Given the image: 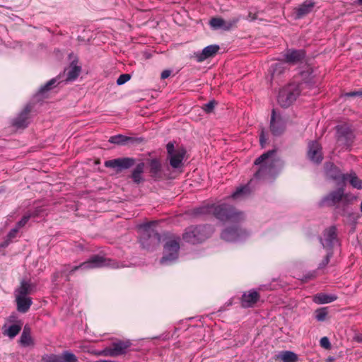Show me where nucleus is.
Masks as SVG:
<instances>
[{"label": "nucleus", "mask_w": 362, "mask_h": 362, "mask_svg": "<svg viewBox=\"0 0 362 362\" xmlns=\"http://www.w3.org/2000/svg\"><path fill=\"white\" fill-rule=\"evenodd\" d=\"M320 344V346L325 349H330L332 347L331 343L327 337L321 338Z\"/></svg>", "instance_id": "nucleus-48"}, {"label": "nucleus", "mask_w": 362, "mask_h": 362, "mask_svg": "<svg viewBox=\"0 0 362 362\" xmlns=\"http://www.w3.org/2000/svg\"><path fill=\"white\" fill-rule=\"evenodd\" d=\"M308 157L313 163L320 164L323 160L322 146L317 141L308 143Z\"/></svg>", "instance_id": "nucleus-19"}, {"label": "nucleus", "mask_w": 362, "mask_h": 362, "mask_svg": "<svg viewBox=\"0 0 362 362\" xmlns=\"http://www.w3.org/2000/svg\"><path fill=\"white\" fill-rule=\"evenodd\" d=\"M23 322L19 320L16 324H13L4 331V334L7 335L9 338L13 339L18 334L22 329Z\"/></svg>", "instance_id": "nucleus-33"}, {"label": "nucleus", "mask_w": 362, "mask_h": 362, "mask_svg": "<svg viewBox=\"0 0 362 362\" xmlns=\"http://www.w3.org/2000/svg\"><path fill=\"white\" fill-rule=\"evenodd\" d=\"M279 358H281L283 362H296L298 361L297 354L291 351H281L279 355Z\"/></svg>", "instance_id": "nucleus-36"}, {"label": "nucleus", "mask_w": 362, "mask_h": 362, "mask_svg": "<svg viewBox=\"0 0 362 362\" xmlns=\"http://www.w3.org/2000/svg\"><path fill=\"white\" fill-rule=\"evenodd\" d=\"M303 83H291L283 87L279 92L277 102L284 108L291 106L300 95Z\"/></svg>", "instance_id": "nucleus-5"}, {"label": "nucleus", "mask_w": 362, "mask_h": 362, "mask_svg": "<svg viewBox=\"0 0 362 362\" xmlns=\"http://www.w3.org/2000/svg\"><path fill=\"white\" fill-rule=\"evenodd\" d=\"M213 211L214 204H207L189 209L186 212V214L192 218H200L213 214Z\"/></svg>", "instance_id": "nucleus-24"}, {"label": "nucleus", "mask_w": 362, "mask_h": 362, "mask_svg": "<svg viewBox=\"0 0 362 362\" xmlns=\"http://www.w3.org/2000/svg\"><path fill=\"white\" fill-rule=\"evenodd\" d=\"M16 301L17 305V310L21 313H27L33 304L32 298L27 296H16Z\"/></svg>", "instance_id": "nucleus-28"}, {"label": "nucleus", "mask_w": 362, "mask_h": 362, "mask_svg": "<svg viewBox=\"0 0 362 362\" xmlns=\"http://www.w3.org/2000/svg\"><path fill=\"white\" fill-rule=\"evenodd\" d=\"M166 149L168 152V156L172 155L173 153L176 152V151L175 150L174 144L172 142H169L166 145Z\"/></svg>", "instance_id": "nucleus-54"}, {"label": "nucleus", "mask_w": 362, "mask_h": 362, "mask_svg": "<svg viewBox=\"0 0 362 362\" xmlns=\"http://www.w3.org/2000/svg\"><path fill=\"white\" fill-rule=\"evenodd\" d=\"M239 21H240L239 18H235L229 21H226L227 26H228L227 28L230 30L232 28H233L236 25V24L238 23Z\"/></svg>", "instance_id": "nucleus-53"}, {"label": "nucleus", "mask_w": 362, "mask_h": 362, "mask_svg": "<svg viewBox=\"0 0 362 362\" xmlns=\"http://www.w3.org/2000/svg\"><path fill=\"white\" fill-rule=\"evenodd\" d=\"M348 181L350 185L358 189H362V180L358 178L356 173L351 170L349 173H346L343 175V185H345V182Z\"/></svg>", "instance_id": "nucleus-27"}, {"label": "nucleus", "mask_w": 362, "mask_h": 362, "mask_svg": "<svg viewBox=\"0 0 362 362\" xmlns=\"http://www.w3.org/2000/svg\"><path fill=\"white\" fill-rule=\"evenodd\" d=\"M346 95L347 97H356V96L362 97V90L351 91V92L346 93Z\"/></svg>", "instance_id": "nucleus-56"}, {"label": "nucleus", "mask_w": 362, "mask_h": 362, "mask_svg": "<svg viewBox=\"0 0 362 362\" xmlns=\"http://www.w3.org/2000/svg\"><path fill=\"white\" fill-rule=\"evenodd\" d=\"M354 340L358 343H362V334H357L354 337Z\"/></svg>", "instance_id": "nucleus-60"}, {"label": "nucleus", "mask_w": 362, "mask_h": 362, "mask_svg": "<svg viewBox=\"0 0 362 362\" xmlns=\"http://www.w3.org/2000/svg\"><path fill=\"white\" fill-rule=\"evenodd\" d=\"M20 320L16 313H12L7 319V321L11 323L16 324Z\"/></svg>", "instance_id": "nucleus-55"}, {"label": "nucleus", "mask_w": 362, "mask_h": 362, "mask_svg": "<svg viewBox=\"0 0 362 362\" xmlns=\"http://www.w3.org/2000/svg\"><path fill=\"white\" fill-rule=\"evenodd\" d=\"M130 78L131 76L129 74H121L117 80V84L121 86L130 80Z\"/></svg>", "instance_id": "nucleus-47"}, {"label": "nucleus", "mask_w": 362, "mask_h": 362, "mask_svg": "<svg viewBox=\"0 0 362 362\" xmlns=\"http://www.w3.org/2000/svg\"><path fill=\"white\" fill-rule=\"evenodd\" d=\"M30 218V216H29L28 214H24L21 219L16 223V226L18 227V229H20L21 228L25 226V224L28 223Z\"/></svg>", "instance_id": "nucleus-46"}, {"label": "nucleus", "mask_w": 362, "mask_h": 362, "mask_svg": "<svg viewBox=\"0 0 362 362\" xmlns=\"http://www.w3.org/2000/svg\"><path fill=\"white\" fill-rule=\"evenodd\" d=\"M135 168L131 172L129 177L135 185H140L145 180L143 174L144 173L145 163L141 161L136 163V159L131 157H122L112 160H107L104 162L106 168L115 170L116 173H119L123 170H128L135 165Z\"/></svg>", "instance_id": "nucleus-1"}, {"label": "nucleus", "mask_w": 362, "mask_h": 362, "mask_svg": "<svg viewBox=\"0 0 362 362\" xmlns=\"http://www.w3.org/2000/svg\"><path fill=\"white\" fill-rule=\"evenodd\" d=\"M69 267H70V264H65L64 266V269L61 272H55L52 274V281H57L60 276L66 274Z\"/></svg>", "instance_id": "nucleus-45"}, {"label": "nucleus", "mask_w": 362, "mask_h": 362, "mask_svg": "<svg viewBox=\"0 0 362 362\" xmlns=\"http://www.w3.org/2000/svg\"><path fill=\"white\" fill-rule=\"evenodd\" d=\"M276 152V149L269 150L255 159L254 164L259 168L254 174L255 178L264 179L274 173L275 160L272 156Z\"/></svg>", "instance_id": "nucleus-4"}, {"label": "nucleus", "mask_w": 362, "mask_h": 362, "mask_svg": "<svg viewBox=\"0 0 362 362\" xmlns=\"http://www.w3.org/2000/svg\"><path fill=\"white\" fill-rule=\"evenodd\" d=\"M315 318L317 321L322 322L325 321L326 317L328 314L327 308H320L315 310Z\"/></svg>", "instance_id": "nucleus-40"}, {"label": "nucleus", "mask_w": 362, "mask_h": 362, "mask_svg": "<svg viewBox=\"0 0 362 362\" xmlns=\"http://www.w3.org/2000/svg\"><path fill=\"white\" fill-rule=\"evenodd\" d=\"M179 250L180 243L177 240H168L163 246V255L160 260V264H168L177 259Z\"/></svg>", "instance_id": "nucleus-9"}, {"label": "nucleus", "mask_w": 362, "mask_h": 362, "mask_svg": "<svg viewBox=\"0 0 362 362\" xmlns=\"http://www.w3.org/2000/svg\"><path fill=\"white\" fill-rule=\"evenodd\" d=\"M223 23L224 20L217 17L212 18L209 21L210 25L215 29L221 28Z\"/></svg>", "instance_id": "nucleus-41"}, {"label": "nucleus", "mask_w": 362, "mask_h": 362, "mask_svg": "<svg viewBox=\"0 0 362 362\" xmlns=\"http://www.w3.org/2000/svg\"><path fill=\"white\" fill-rule=\"evenodd\" d=\"M216 105H217V102L214 100H212L209 101L208 103L204 104L202 108L205 112L211 113L214 111Z\"/></svg>", "instance_id": "nucleus-43"}, {"label": "nucleus", "mask_w": 362, "mask_h": 362, "mask_svg": "<svg viewBox=\"0 0 362 362\" xmlns=\"http://www.w3.org/2000/svg\"><path fill=\"white\" fill-rule=\"evenodd\" d=\"M11 241L7 238L1 244V247H7Z\"/></svg>", "instance_id": "nucleus-59"}, {"label": "nucleus", "mask_w": 362, "mask_h": 362, "mask_svg": "<svg viewBox=\"0 0 362 362\" xmlns=\"http://www.w3.org/2000/svg\"><path fill=\"white\" fill-rule=\"evenodd\" d=\"M227 23H226V21L224 20V23L223 25L221 26V28H222L223 30H229V29L227 28Z\"/></svg>", "instance_id": "nucleus-61"}, {"label": "nucleus", "mask_w": 362, "mask_h": 362, "mask_svg": "<svg viewBox=\"0 0 362 362\" xmlns=\"http://www.w3.org/2000/svg\"><path fill=\"white\" fill-rule=\"evenodd\" d=\"M335 129L338 146L343 149L350 150L355 141L353 130L347 124L337 125Z\"/></svg>", "instance_id": "nucleus-7"}, {"label": "nucleus", "mask_w": 362, "mask_h": 362, "mask_svg": "<svg viewBox=\"0 0 362 362\" xmlns=\"http://www.w3.org/2000/svg\"><path fill=\"white\" fill-rule=\"evenodd\" d=\"M284 60L283 62H279L274 64L272 66V76L274 78L275 76H279L282 74L286 69Z\"/></svg>", "instance_id": "nucleus-37"}, {"label": "nucleus", "mask_w": 362, "mask_h": 362, "mask_svg": "<svg viewBox=\"0 0 362 362\" xmlns=\"http://www.w3.org/2000/svg\"><path fill=\"white\" fill-rule=\"evenodd\" d=\"M19 229L18 227L15 226V228H12L6 235V238L10 240L11 241L15 238L18 233Z\"/></svg>", "instance_id": "nucleus-50"}, {"label": "nucleus", "mask_w": 362, "mask_h": 362, "mask_svg": "<svg viewBox=\"0 0 362 362\" xmlns=\"http://www.w3.org/2000/svg\"><path fill=\"white\" fill-rule=\"evenodd\" d=\"M132 345V342L129 339H116L109 346H107L108 355L110 357H117L125 355L128 353Z\"/></svg>", "instance_id": "nucleus-11"}, {"label": "nucleus", "mask_w": 362, "mask_h": 362, "mask_svg": "<svg viewBox=\"0 0 362 362\" xmlns=\"http://www.w3.org/2000/svg\"><path fill=\"white\" fill-rule=\"evenodd\" d=\"M57 78H54L47 81L44 86H42L38 91V94L44 96V94L52 90L57 86Z\"/></svg>", "instance_id": "nucleus-38"}, {"label": "nucleus", "mask_w": 362, "mask_h": 362, "mask_svg": "<svg viewBox=\"0 0 362 362\" xmlns=\"http://www.w3.org/2000/svg\"><path fill=\"white\" fill-rule=\"evenodd\" d=\"M337 299L335 295H329L325 293H318L313 296V301L317 304H325L334 302Z\"/></svg>", "instance_id": "nucleus-31"}, {"label": "nucleus", "mask_w": 362, "mask_h": 362, "mask_svg": "<svg viewBox=\"0 0 362 362\" xmlns=\"http://www.w3.org/2000/svg\"><path fill=\"white\" fill-rule=\"evenodd\" d=\"M33 286L25 281H22L20 287L16 290L17 296H26L31 293Z\"/></svg>", "instance_id": "nucleus-35"}, {"label": "nucleus", "mask_w": 362, "mask_h": 362, "mask_svg": "<svg viewBox=\"0 0 362 362\" xmlns=\"http://www.w3.org/2000/svg\"><path fill=\"white\" fill-rule=\"evenodd\" d=\"M356 199V197L352 194L345 193L344 188L343 187V199L341 200V204L336 207L338 214L342 216H347L350 219L356 220L358 216L354 213L349 211V206L352 204Z\"/></svg>", "instance_id": "nucleus-12"}, {"label": "nucleus", "mask_w": 362, "mask_h": 362, "mask_svg": "<svg viewBox=\"0 0 362 362\" xmlns=\"http://www.w3.org/2000/svg\"><path fill=\"white\" fill-rule=\"evenodd\" d=\"M213 215L222 222L240 223L245 219L243 212L226 203L214 204Z\"/></svg>", "instance_id": "nucleus-3"}, {"label": "nucleus", "mask_w": 362, "mask_h": 362, "mask_svg": "<svg viewBox=\"0 0 362 362\" xmlns=\"http://www.w3.org/2000/svg\"><path fill=\"white\" fill-rule=\"evenodd\" d=\"M91 354H93L95 356H109L107 347H105V349H103V350H100V351H92Z\"/></svg>", "instance_id": "nucleus-52"}, {"label": "nucleus", "mask_w": 362, "mask_h": 362, "mask_svg": "<svg viewBox=\"0 0 362 362\" xmlns=\"http://www.w3.org/2000/svg\"><path fill=\"white\" fill-rule=\"evenodd\" d=\"M110 259L100 255H92L84 262L86 269L100 268L109 265Z\"/></svg>", "instance_id": "nucleus-25"}, {"label": "nucleus", "mask_w": 362, "mask_h": 362, "mask_svg": "<svg viewBox=\"0 0 362 362\" xmlns=\"http://www.w3.org/2000/svg\"><path fill=\"white\" fill-rule=\"evenodd\" d=\"M186 150L184 148H179L175 153L168 156L170 165L173 168H179L182 165V160L185 156Z\"/></svg>", "instance_id": "nucleus-26"}, {"label": "nucleus", "mask_w": 362, "mask_h": 362, "mask_svg": "<svg viewBox=\"0 0 362 362\" xmlns=\"http://www.w3.org/2000/svg\"><path fill=\"white\" fill-rule=\"evenodd\" d=\"M247 235V231L238 226L228 227L221 233V238L228 242L238 241Z\"/></svg>", "instance_id": "nucleus-13"}, {"label": "nucleus", "mask_w": 362, "mask_h": 362, "mask_svg": "<svg viewBox=\"0 0 362 362\" xmlns=\"http://www.w3.org/2000/svg\"><path fill=\"white\" fill-rule=\"evenodd\" d=\"M19 341L24 347L33 344V341L31 337V330L28 326H24Z\"/></svg>", "instance_id": "nucleus-32"}, {"label": "nucleus", "mask_w": 362, "mask_h": 362, "mask_svg": "<svg viewBox=\"0 0 362 362\" xmlns=\"http://www.w3.org/2000/svg\"><path fill=\"white\" fill-rule=\"evenodd\" d=\"M43 362H78L77 357L69 351H64L62 355L45 354L42 357Z\"/></svg>", "instance_id": "nucleus-18"}, {"label": "nucleus", "mask_w": 362, "mask_h": 362, "mask_svg": "<svg viewBox=\"0 0 362 362\" xmlns=\"http://www.w3.org/2000/svg\"><path fill=\"white\" fill-rule=\"evenodd\" d=\"M33 105L27 104L23 109L11 120V126L16 129H25L31 122Z\"/></svg>", "instance_id": "nucleus-8"}, {"label": "nucleus", "mask_w": 362, "mask_h": 362, "mask_svg": "<svg viewBox=\"0 0 362 362\" xmlns=\"http://www.w3.org/2000/svg\"><path fill=\"white\" fill-rule=\"evenodd\" d=\"M79 269H86V264H84V262L80 264L78 266H74L73 267L71 268L69 267L68 269H67V272H66V281H69V276L70 275H71L72 274H74V272H76V270Z\"/></svg>", "instance_id": "nucleus-44"}, {"label": "nucleus", "mask_w": 362, "mask_h": 362, "mask_svg": "<svg viewBox=\"0 0 362 362\" xmlns=\"http://www.w3.org/2000/svg\"><path fill=\"white\" fill-rule=\"evenodd\" d=\"M94 362H105V360H98Z\"/></svg>", "instance_id": "nucleus-62"}, {"label": "nucleus", "mask_w": 362, "mask_h": 362, "mask_svg": "<svg viewBox=\"0 0 362 362\" xmlns=\"http://www.w3.org/2000/svg\"><path fill=\"white\" fill-rule=\"evenodd\" d=\"M261 288L256 289H250L247 292L243 293L240 298V305L243 308H254L255 305L260 300V294L259 291Z\"/></svg>", "instance_id": "nucleus-16"}, {"label": "nucleus", "mask_w": 362, "mask_h": 362, "mask_svg": "<svg viewBox=\"0 0 362 362\" xmlns=\"http://www.w3.org/2000/svg\"><path fill=\"white\" fill-rule=\"evenodd\" d=\"M333 255V251L327 250V254L324 257V259L322 260V262L319 264L318 269H322L327 267V265L329 264L331 257Z\"/></svg>", "instance_id": "nucleus-42"}, {"label": "nucleus", "mask_w": 362, "mask_h": 362, "mask_svg": "<svg viewBox=\"0 0 362 362\" xmlns=\"http://www.w3.org/2000/svg\"><path fill=\"white\" fill-rule=\"evenodd\" d=\"M213 233L214 228L211 225H192L185 228L182 239L189 243L199 244L209 238Z\"/></svg>", "instance_id": "nucleus-2"}, {"label": "nucleus", "mask_w": 362, "mask_h": 362, "mask_svg": "<svg viewBox=\"0 0 362 362\" xmlns=\"http://www.w3.org/2000/svg\"><path fill=\"white\" fill-rule=\"evenodd\" d=\"M170 74H171V71L165 69V70L162 71L161 75H160V78L162 79H165V78H168L170 76Z\"/></svg>", "instance_id": "nucleus-58"}, {"label": "nucleus", "mask_w": 362, "mask_h": 362, "mask_svg": "<svg viewBox=\"0 0 362 362\" xmlns=\"http://www.w3.org/2000/svg\"><path fill=\"white\" fill-rule=\"evenodd\" d=\"M322 238L320 240L324 248L327 250H333L336 244L339 243L337 226L333 225L325 228L322 233Z\"/></svg>", "instance_id": "nucleus-10"}, {"label": "nucleus", "mask_w": 362, "mask_h": 362, "mask_svg": "<svg viewBox=\"0 0 362 362\" xmlns=\"http://www.w3.org/2000/svg\"><path fill=\"white\" fill-rule=\"evenodd\" d=\"M326 176L332 180L343 182V175L341 170L332 162H326L324 165Z\"/></svg>", "instance_id": "nucleus-22"}, {"label": "nucleus", "mask_w": 362, "mask_h": 362, "mask_svg": "<svg viewBox=\"0 0 362 362\" xmlns=\"http://www.w3.org/2000/svg\"><path fill=\"white\" fill-rule=\"evenodd\" d=\"M148 173L150 177L154 180L158 181L163 178V167L159 158H154L148 160Z\"/></svg>", "instance_id": "nucleus-20"}, {"label": "nucleus", "mask_w": 362, "mask_h": 362, "mask_svg": "<svg viewBox=\"0 0 362 362\" xmlns=\"http://www.w3.org/2000/svg\"><path fill=\"white\" fill-rule=\"evenodd\" d=\"M267 143V139L265 136L264 131L262 129L259 134V144L262 148H264Z\"/></svg>", "instance_id": "nucleus-51"}, {"label": "nucleus", "mask_w": 362, "mask_h": 362, "mask_svg": "<svg viewBox=\"0 0 362 362\" xmlns=\"http://www.w3.org/2000/svg\"><path fill=\"white\" fill-rule=\"evenodd\" d=\"M270 131L274 136L281 135L286 129V122L283 117L276 114L275 109H272L269 125Z\"/></svg>", "instance_id": "nucleus-15"}, {"label": "nucleus", "mask_w": 362, "mask_h": 362, "mask_svg": "<svg viewBox=\"0 0 362 362\" xmlns=\"http://www.w3.org/2000/svg\"><path fill=\"white\" fill-rule=\"evenodd\" d=\"M81 71V66L78 65V60L74 59L73 60L71 64L69 69L67 71L66 74V81H72L77 78V77L79 76L80 73Z\"/></svg>", "instance_id": "nucleus-30"}, {"label": "nucleus", "mask_w": 362, "mask_h": 362, "mask_svg": "<svg viewBox=\"0 0 362 362\" xmlns=\"http://www.w3.org/2000/svg\"><path fill=\"white\" fill-rule=\"evenodd\" d=\"M314 6L315 3L311 1H305L300 4L298 8H295L296 18H302L303 16L310 13Z\"/></svg>", "instance_id": "nucleus-29"}, {"label": "nucleus", "mask_w": 362, "mask_h": 362, "mask_svg": "<svg viewBox=\"0 0 362 362\" xmlns=\"http://www.w3.org/2000/svg\"><path fill=\"white\" fill-rule=\"evenodd\" d=\"M108 141L117 145H125L127 144H139L144 141L142 137H131L122 134L110 136Z\"/></svg>", "instance_id": "nucleus-21"}, {"label": "nucleus", "mask_w": 362, "mask_h": 362, "mask_svg": "<svg viewBox=\"0 0 362 362\" xmlns=\"http://www.w3.org/2000/svg\"><path fill=\"white\" fill-rule=\"evenodd\" d=\"M152 223L143 226V231L140 235L139 242L142 248L146 250H153L159 246L161 240L160 233L151 227Z\"/></svg>", "instance_id": "nucleus-6"}, {"label": "nucleus", "mask_w": 362, "mask_h": 362, "mask_svg": "<svg viewBox=\"0 0 362 362\" xmlns=\"http://www.w3.org/2000/svg\"><path fill=\"white\" fill-rule=\"evenodd\" d=\"M246 19L250 21H255L256 19H257V13H252V11H249L248 16Z\"/></svg>", "instance_id": "nucleus-57"}, {"label": "nucleus", "mask_w": 362, "mask_h": 362, "mask_svg": "<svg viewBox=\"0 0 362 362\" xmlns=\"http://www.w3.org/2000/svg\"><path fill=\"white\" fill-rule=\"evenodd\" d=\"M358 3L362 5V0H357Z\"/></svg>", "instance_id": "nucleus-63"}, {"label": "nucleus", "mask_w": 362, "mask_h": 362, "mask_svg": "<svg viewBox=\"0 0 362 362\" xmlns=\"http://www.w3.org/2000/svg\"><path fill=\"white\" fill-rule=\"evenodd\" d=\"M220 49L217 45H211L204 47L202 52H195L194 57L198 62H204L208 58L214 57Z\"/></svg>", "instance_id": "nucleus-23"}, {"label": "nucleus", "mask_w": 362, "mask_h": 362, "mask_svg": "<svg viewBox=\"0 0 362 362\" xmlns=\"http://www.w3.org/2000/svg\"><path fill=\"white\" fill-rule=\"evenodd\" d=\"M43 209L42 207H37L35 209L32 211H29L27 214L30 216V218H35L40 216V214L43 212Z\"/></svg>", "instance_id": "nucleus-49"}, {"label": "nucleus", "mask_w": 362, "mask_h": 362, "mask_svg": "<svg viewBox=\"0 0 362 362\" xmlns=\"http://www.w3.org/2000/svg\"><path fill=\"white\" fill-rule=\"evenodd\" d=\"M313 71L311 68H308L306 70L300 73L302 81L304 83L313 86L316 84L315 76L313 75Z\"/></svg>", "instance_id": "nucleus-34"}, {"label": "nucleus", "mask_w": 362, "mask_h": 362, "mask_svg": "<svg viewBox=\"0 0 362 362\" xmlns=\"http://www.w3.org/2000/svg\"><path fill=\"white\" fill-rule=\"evenodd\" d=\"M343 199V186L338 187L336 190L330 192L325 196L319 202L320 207L324 206H337L341 204Z\"/></svg>", "instance_id": "nucleus-14"}, {"label": "nucleus", "mask_w": 362, "mask_h": 362, "mask_svg": "<svg viewBox=\"0 0 362 362\" xmlns=\"http://www.w3.org/2000/svg\"><path fill=\"white\" fill-rule=\"evenodd\" d=\"M284 62L295 65L302 63L306 57V52L303 49H287L284 54Z\"/></svg>", "instance_id": "nucleus-17"}, {"label": "nucleus", "mask_w": 362, "mask_h": 362, "mask_svg": "<svg viewBox=\"0 0 362 362\" xmlns=\"http://www.w3.org/2000/svg\"><path fill=\"white\" fill-rule=\"evenodd\" d=\"M250 193V189L248 185H244L236 189V190L231 194L233 199H238L240 197L248 195Z\"/></svg>", "instance_id": "nucleus-39"}]
</instances>
